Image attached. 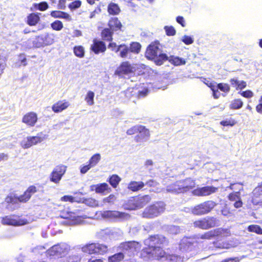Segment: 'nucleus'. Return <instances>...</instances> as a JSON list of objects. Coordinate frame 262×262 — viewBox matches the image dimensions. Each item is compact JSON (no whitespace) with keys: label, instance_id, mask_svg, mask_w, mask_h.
Wrapping results in <instances>:
<instances>
[{"label":"nucleus","instance_id":"1","mask_svg":"<svg viewBox=\"0 0 262 262\" xmlns=\"http://www.w3.org/2000/svg\"><path fill=\"white\" fill-rule=\"evenodd\" d=\"M145 260L158 259L163 262H179L181 258L174 254H167L160 247L150 249H144L141 254Z\"/></svg>","mask_w":262,"mask_h":262},{"label":"nucleus","instance_id":"2","mask_svg":"<svg viewBox=\"0 0 262 262\" xmlns=\"http://www.w3.org/2000/svg\"><path fill=\"white\" fill-rule=\"evenodd\" d=\"M159 43H151L147 48L145 56L149 59L154 60L157 65H161L163 61L166 60L167 56L161 53Z\"/></svg>","mask_w":262,"mask_h":262},{"label":"nucleus","instance_id":"3","mask_svg":"<svg viewBox=\"0 0 262 262\" xmlns=\"http://www.w3.org/2000/svg\"><path fill=\"white\" fill-rule=\"evenodd\" d=\"M70 250L66 243L55 245L47 250V255L51 257H61L67 254Z\"/></svg>","mask_w":262,"mask_h":262},{"label":"nucleus","instance_id":"4","mask_svg":"<svg viewBox=\"0 0 262 262\" xmlns=\"http://www.w3.org/2000/svg\"><path fill=\"white\" fill-rule=\"evenodd\" d=\"M165 210L163 202H157L146 207L142 213V216L146 218H154L163 213Z\"/></svg>","mask_w":262,"mask_h":262},{"label":"nucleus","instance_id":"5","mask_svg":"<svg viewBox=\"0 0 262 262\" xmlns=\"http://www.w3.org/2000/svg\"><path fill=\"white\" fill-rule=\"evenodd\" d=\"M150 200L148 195L132 198L128 201L125 207L128 210H136L143 207Z\"/></svg>","mask_w":262,"mask_h":262},{"label":"nucleus","instance_id":"6","mask_svg":"<svg viewBox=\"0 0 262 262\" xmlns=\"http://www.w3.org/2000/svg\"><path fill=\"white\" fill-rule=\"evenodd\" d=\"M216 206V203L212 201H205L197 205L191 209V212L197 215L207 214Z\"/></svg>","mask_w":262,"mask_h":262},{"label":"nucleus","instance_id":"7","mask_svg":"<svg viewBox=\"0 0 262 262\" xmlns=\"http://www.w3.org/2000/svg\"><path fill=\"white\" fill-rule=\"evenodd\" d=\"M108 250V247L100 243H92L85 245L82 248V251L90 254H104Z\"/></svg>","mask_w":262,"mask_h":262},{"label":"nucleus","instance_id":"8","mask_svg":"<svg viewBox=\"0 0 262 262\" xmlns=\"http://www.w3.org/2000/svg\"><path fill=\"white\" fill-rule=\"evenodd\" d=\"M168 241L166 238L161 235H156L150 236L144 241V244L148 248L147 249H152L157 248L158 246L166 245Z\"/></svg>","mask_w":262,"mask_h":262},{"label":"nucleus","instance_id":"9","mask_svg":"<svg viewBox=\"0 0 262 262\" xmlns=\"http://www.w3.org/2000/svg\"><path fill=\"white\" fill-rule=\"evenodd\" d=\"M48 138V135L40 132L36 136H30L25 138L21 143V146L24 148H28L31 146L41 143Z\"/></svg>","mask_w":262,"mask_h":262},{"label":"nucleus","instance_id":"10","mask_svg":"<svg viewBox=\"0 0 262 262\" xmlns=\"http://www.w3.org/2000/svg\"><path fill=\"white\" fill-rule=\"evenodd\" d=\"M55 38V35L53 33H46L37 37L33 43L36 48L50 46L54 43Z\"/></svg>","mask_w":262,"mask_h":262},{"label":"nucleus","instance_id":"11","mask_svg":"<svg viewBox=\"0 0 262 262\" xmlns=\"http://www.w3.org/2000/svg\"><path fill=\"white\" fill-rule=\"evenodd\" d=\"M66 170L67 166L64 165L60 164L56 166L50 174V180L55 184L59 183Z\"/></svg>","mask_w":262,"mask_h":262},{"label":"nucleus","instance_id":"12","mask_svg":"<svg viewBox=\"0 0 262 262\" xmlns=\"http://www.w3.org/2000/svg\"><path fill=\"white\" fill-rule=\"evenodd\" d=\"M119 248L120 250L127 252L129 255H131L135 252L138 251L140 249L141 245L135 241L127 242L120 244Z\"/></svg>","mask_w":262,"mask_h":262},{"label":"nucleus","instance_id":"13","mask_svg":"<svg viewBox=\"0 0 262 262\" xmlns=\"http://www.w3.org/2000/svg\"><path fill=\"white\" fill-rule=\"evenodd\" d=\"M216 221L215 219L211 217H206L201 220L195 221L193 223L195 227L202 229H207L214 227L216 225Z\"/></svg>","mask_w":262,"mask_h":262},{"label":"nucleus","instance_id":"14","mask_svg":"<svg viewBox=\"0 0 262 262\" xmlns=\"http://www.w3.org/2000/svg\"><path fill=\"white\" fill-rule=\"evenodd\" d=\"M218 188L213 186H205L197 188L192 191V194L195 196H204L215 192Z\"/></svg>","mask_w":262,"mask_h":262},{"label":"nucleus","instance_id":"15","mask_svg":"<svg viewBox=\"0 0 262 262\" xmlns=\"http://www.w3.org/2000/svg\"><path fill=\"white\" fill-rule=\"evenodd\" d=\"M135 68L129 62H123L117 69L115 74L121 76L123 75L128 74L134 72Z\"/></svg>","mask_w":262,"mask_h":262},{"label":"nucleus","instance_id":"16","mask_svg":"<svg viewBox=\"0 0 262 262\" xmlns=\"http://www.w3.org/2000/svg\"><path fill=\"white\" fill-rule=\"evenodd\" d=\"M2 222L4 225L21 226L26 224L27 221L19 219L14 216H7L3 218Z\"/></svg>","mask_w":262,"mask_h":262},{"label":"nucleus","instance_id":"17","mask_svg":"<svg viewBox=\"0 0 262 262\" xmlns=\"http://www.w3.org/2000/svg\"><path fill=\"white\" fill-rule=\"evenodd\" d=\"M102 215L103 217L111 219L124 220L129 217L128 214L117 211H105L103 212Z\"/></svg>","mask_w":262,"mask_h":262},{"label":"nucleus","instance_id":"18","mask_svg":"<svg viewBox=\"0 0 262 262\" xmlns=\"http://www.w3.org/2000/svg\"><path fill=\"white\" fill-rule=\"evenodd\" d=\"M149 130L145 126L141 125L138 135L136 136L135 139L137 142L144 143L149 139Z\"/></svg>","mask_w":262,"mask_h":262},{"label":"nucleus","instance_id":"19","mask_svg":"<svg viewBox=\"0 0 262 262\" xmlns=\"http://www.w3.org/2000/svg\"><path fill=\"white\" fill-rule=\"evenodd\" d=\"M37 120V115L34 112L26 113L22 118V122L29 127L34 126Z\"/></svg>","mask_w":262,"mask_h":262},{"label":"nucleus","instance_id":"20","mask_svg":"<svg viewBox=\"0 0 262 262\" xmlns=\"http://www.w3.org/2000/svg\"><path fill=\"white\" fill-rule=\"evenodd\" d=\"M70 102L66 100H60L54 103L52 106V110L55 113H59L70 107Z\"/></svg>","mask_w":262,"mask_h":262},{"label":"nucleus","instance_id":"21","mask_svg":"<svg viewBox=\"0 0 262 262\" xmlns=\"http://www.w3.org/2000/svg\"><path fill=\"white\" fill-rule=\"evenodd\" d=\"M194 239L192 237H183L179 244L180 249L183 251H191L193 248Z\"/></svg>","mask_w":262,"mask_h":262},{"label":"nucleus","instance_id":"22","mask_svg":"<svg viewBox=\"0 0 262 262\" xmlns=\"http://www.w3.org/2000/svg\"><path fill=\"white\" fill-rule=\"evenodd\" d=\"M91 50L95 54H98L105 51L106 46L102 41L95 39L91 46Z\"/></svg>","mask_w":262,"mask_h":262},{"label":"nucleus","instance_id":"23","mask_svg":"<svg viewBox=\"0 0 262 262\" xmlns=\"http://www.w3.org/2000/svg\"><path fill=\"white\" fill-rule=\"evenodd\" d=\"M60 216L63 219H70L71 220L70 223L72 224H79L81 222V217L75 212H63L61 213Z\"/></svg>","mask_w":262,"mask_h":262},{"label":"nucleus","instance_id":"24","mask_svg":"<svg viewBox=\"0 0 262 262\" xmlns=\"http://www.w3.org/2000/svg\"><path fill=\"white\" fill-rule=\"evenodd\" d=\"M238 242L234 239L226 242L216 241L213 243L214 247L219 249H230L237 246Z\"/></svg>","mask_w":262,"mask_h":262},{"label":"nucleus","instance_id":"25","mask_svg":"<svg viewBox=\"0 0 262 262\" xmlns=\"http://www.w3.org/2000/svg\"><path fill=\"white\" fill-rule=\"evenodd\" d=\"M36 188L34 186H30L27 190L24 192V194L18 198L20 202H26L28 201L32 195L36 192Z\"/></svg>","mask_w":262,"mask_h":262},{"label":"nucleus","instance_id":"26","mask_svg":"<svg viewBox=\"0 0 262 262\" xmlns=\"http://www.w3.org/2000/svg\"><path fill=\"white\" fill-rule=\"evenodd\" d=\"M180 185H182L180 181L176 182V183L170 184L167 187L166 191L168 192L173 193H180L185 192V191H181L180 189L182 187Z\"/></svg>","mask_w":262,"mask_h":262},{"label":"nucleus","instance_id":"27","mask_svg":"<svg viewBox=\"0 0 262 262\" xmlns=\"http://www.w3.org/2000/svg\"><path fill=\"white\" fill-rule=\"evenodd\" d=\"M182 185H180L182 187L180 189L181 191L187 192L190 189L193 188L195 186V183L194 180L191 179H187L183 181H181Z\"/></svg>","mask_w":262,"mask_h":262},{"label":"nucleus","instance_id":"28","mask_svg":"<svg viewBox=\"0 0 262 262\" xmlns=\"http://www.w3.org/2000/svg\"><path fill=\"white\" fill-rule=\"evenodd\" d=\"M90 189L91 191H95L98 193H102L110 189L108 185L105 183L92 185L90 186Z\"/></svg>","mask_w":262,"mask_h":262},{"label":"nucleus","instance_id":"29","mask_svg":"<svg viewBox=\"0 0 262 262\" xmlns=\"http://www.w3.org/2000/svg\"><path fill=\"white\" fill-rule=\"evenodd\" d=\"M108 26L110 29L112 31H117L120 30L122 27L121 22L116 17H112L109 20Z\"/></svg>","mask_w":262,"mask_h":262},{"label":"nucleus","instance_id":"30","mask_svg":"<svg viewBox=\"0 0 262 262\" xmlns=\"http://www.w3.org/2000/svg\"><path fill=\"white\" fill-rule=\"evenodd\" d=\"M214 237H225L231 235L230 230L228 229L217 228L213 230Z\"/></svg>","mask_w":262,"mask_h":262},{"label":"nucleus","instance_id":"31","mask_svg":"<svg viewBox=\"0 0 262 262\" xmlns=\"http://www.w3.org/2000/svg\"><path fill=\"white\" fill-rule=\"evenodd\" d=\"M166 60H168L169 62L176 66L184 65L186 63V61L184 59L178 56H171L169 57H167Z\"/></svg>","mask_w":262,"mask_h":262},{"label":"nucleus","instance_id":"32","mask_svg":"<svg viewBox=\"0 0 262 262\" xmlns=\"http://www.w3.org/2000/svg\"><path fill=\"white\" fill-rule=\"evenodd\" d=\"M119 52V55L121 57L126 58L128 57V54L129 52V48L124 44L120 45L116 50V52Z\"/></svg>","mask_w":262,"mask_h":262},{"label":"nucleus","instance_id":"33","mask_svg":"<svg viewBox=\"0 0 262 262\" xmlns=\"http://www.w3.org/2000/svg\"><path fill=\"white\" fill-rule=\"evenodd\" d=\"M144 186V183L142 182L132 181L129 183L128 188L133 191H137L141 189Z\"/></svg>","mask_w":262,"mask_h":262},{"label":"nucleus","instance_id":"34","mask_svg":"<svg viewBox=\"0 0 262 262\" xmlns=\"http://www.w3.org/2000/svg\"><path fill=\"white\" fill-rule=\"evenodd\" d=\"M107 10L108 12L112 15H117L120 12V9L118 5L113 3L109 4Z\"/></svg>","mask_w":262,"mask_h":262},{"label":"nucleus","instance_id":"35","mask_svg":"<svg viewBox=\"0 0 262 262\" xmlns=\"http://www.w3.org/2000/svg\"><path fill=\"white\" fill-rule=\"evenodd\" d=\"M94 97L95 93L93 92L89 91L87 92L84 100L88 105L92 106L94 105Z\"/></svg>","mask_w":262,"mask_h":262},{"label":"nucleus","instance_id":"36","mask_svg":"<svg viewBox=\"0 0 262 262\" xmlns=\"http://www.w3.org/2000/svg\"><path fill=\"white\" fill-rule=\"evenodd\" d=\"M114 233V232L112 231V230L106 228L105 229H102L97 232V236L98 238L101 239H103L105 237L106 235H113Z\"/></svg>","mask_w":262,"mask_h":262},{"label":"nucleus","instance_id":"37","mask_svg":"<svg viewBox=\"0 0 262 262\" xmlns=\"http://www.w3.org/2000/svg\"><path fill=\"white\" fill-rule=\"evenodd\" d=\"M124 257L123 253L119 252L112 256H109L108 258V262H119Z\"/></svg>","mask_w":262,"mask_h":262},{"label":"nucleus","instance_id":"38","mask_svg":"<svg viewBox=\"0 0 262 262\" xmlns=\"http://www.w3.org/2000/svg\"><path fill=\"white\" fill-rule=\"evenodd\" d=\"M39 20V17L36 14L32 13L28 16L27 23L30 26L35 25Z\"/></svg>","mask_w":262,"mask_h":262},{"label":"nucleus","instance_id":"39","mask_svg":"<svg viewBox=\"0 0 262 262\" xmlns=\"http://www.w3.org/2000/svg\"><path fill=\"white\" fill-rule=\"evenodd\" d=\"M101 159V156L99 154L94 155L89 160V164L92 167L95 166Z\"/></svg>","mask_w":262,"mask_h":262},{"label":"nucleus","instance_id":"40","mask_svg":"<svg viewBox=\"0 0 262 262\" xmlns=\"http://www.w3.org/2000/svg\"><path fill=\"white\" fill-rule=\"evenodd\" d=\"M74 53L77 57L82 58L84 56V48L81 46H76L74 48Z\"/></svg>","mask_w":262,"mask_h":262},{"label":"nucleus","instance_id":"41","mask_svg":"<svg viewBox=\"0 0 262 262\" xmlns=\"http://www.w3.org/2000/svg\"><path fill=\"white\" fill-rule=\"evenodd\" d=\"M243 105V103L241 99H236L233 100L230 104V108L231 109H239Z\"/></svg>","mask_w":262,"mask_h":262},{"label":"nucleus","instance_id":"42","mask_svg":"<svg viewBox=\"0 0 262 262\" xmlns=\"http://www.w3.org/2000/svg\"><path fill=\"white\" fill-rule=\"evenodd\" d=\"M141 49V45L138 42H133L130 45L129 50V52L138 54Z\"/></svg>","mask_w":262,"mask_h":262},{"label":"nucleus","instance_id":"43","mask_svg":"<svg viewBox=\"0 0 262 262\" xmlns=\"http://www.w3.org/2000/svg\"><path fill=\"white\" fill-rule=\"evenodd\" d=\"M83 203L90 207H95L98 206V201L93 198L85 199L83 200Z\"/></svg>","mask_w":262,"mask_h":262},{"label":"nucleus","instance_id":"44","mask_svg":"<svg viewBox=\"0 0 262 262\" xmlns=\"http://www.w3.org/2000/svg\"><path fill=\"white\" fill-rule=\"evenodd\" d=\"M248 230L249 232H255L258 234H262V229L259 226L256 225H252L249 226Z\"/></svg>","mask_w":262,"mask_h":262},{"label":"nucleus","instance_id":"45","mask_svg":"<svg viewBox=\"0 0 262 262\" xmlns=\"http://www.w3.org/2000/svg\"><path fill=\"white\" fill-rule=\"evenodd\" d=\"M112 30L110 29H105L102 32V37L107 40H111L112 39Z\"/></svg>","mask_w":262,"mask_h":262},{"label":"nucleus","instance_id":"46","mask_svg":"<svg viewBox=\"0 0 262 262\" xmlns=\"http://www.w3.org/2000/svg\"><path fill=\"white\" fill-rule=\"evenodd\" d=\"M51 28L56 31H60L63 27L61 21L59 20H55L51 24Z\"/></svg>","mask_w":262,"mask_h":262},{"label":"nucleus","instance_id":"47","mask_svg":"<svg viewBox=\"0 0 262 262\" xmlns=\"http://www.w3.org/2000/svg\"><path fill=\"white\" fill-rule=\"evenodd\" d=\"M120 180L117 175H113L110 179V183L113 187H116Z\"/></svg>","mask_w":262,"mask_h":262},{"label":"nucleus","instance_id":"48","mask_svg":"<svg viewBox=\"0 0 262 262\" xmlns=\"http://www.w3.org/2000/svg\"><path fill=\"white\" fill-rule=\"evenodd\" d=\"M236 122L235 120L233 118H229L225 120H223L220 122V124L222 125L223 126H233L236 124Z\"/></svg>","mask_w":262,"mask_h":262},{"label":"nucleus","instance_id":"49","mask_svg":"<svg viewBox=\"0 0 262 262\" xmlns=\"http://www.w3.org/2000/svg\"><path fill=\"white\" fill-rule=\"evenodd\" d=\"M253 196L258 197L262 195V182L259 183L258 186L254 188L252 192Z\"/></svg>","mask_w":262,"mask_h":262},{"label":"nucleus","instance_id":"50","mask_svg":"<svg viewBox=\"0 0 262 262\" xmlns=\"http://www.w3.org/2000/svg\"><path fill=\"white\" fill-rule=\"evenodd\" d=\"M214 237L213 231L212 230L209 231L205 233L198 235V238L209 239Z\"/></svg>","mask_w":262,"mask_h":262},{"label":"nucleus","instance_id":"51","mask_svg":"<svg viewBox=\"0 0 262 262\" xmlns=\"http://www.w3.org/2000/svg\"><path fill=\"white\" fill-rule=\"evenodd\" d=\"M164 30L168 36H173L176 33V31L172 26H165Z\"/></svg>","mask_w":262,"mask_h":262},{"label":"nucleus","instance_id":"52","mask_svg":"<svg viewBox=\"0 0 262 262\" xmlns=\"http://www.w3.org/2000/svg\"><path fill=\"white\" fill-rule=\"evenodd\" d=\"M210 87L213 92V96L215 99H217L220 96V93L219 92L218 89H215V86L212 83H210L209 84H207Z\"/></svg>","mask_w":262,"mask_h":262},{"label":"nucleus","instance_id":"53","mask_svg":"<svg viewBox=\"0 0 262 262\" xmlns=\"http://www.w3.org/2000/svg\"><path fill=\"white\" fill-rule=\"evenodd\" d=\"M217 89H220L221 91L227 93L230 91V86L227 83H219L216 86Z\"/></svg>","mask_w":262,"mask_h":262},{"label":"nucleus","instance_id":"54","mask_svg":"<svg viewBox=\"0 0 262 262\" xmlns=\"http://www.w3.org/2000/svg\"><path fill=\"white\" fill-rule=\"evenodd\" d=\"M81 5V1L77 0L71 3L69 5V8L71 10H74L79 8Z\"/></svg>","mask_w":262,"mask_h":262},{"label":"nucleus","instance_id":"55","mask_svg":"<svg viewBox=\"0 0 262 262\" xmlns=\"http://www.w3.org/2000/svg\"><path fill=\"white\" fill-rule=\"evenodd\" d=\"M181 40L186 45H189L192 44L194 40L190 36L184 35L181 38Z\"/></svg>","mask_w":262,"mask_h":262},{"label":"nucleus","instance_id":"56","mask_svg":"<svg viewBox=\"0 0 262 262\" xmlns=\"http://www.w3.org/2000/svg\"><path fill=\"white\" fill-rule=\"evenodd\" d=\"M141 125H136L130 128H129L126 134L129 135H132L136 133H138L139 131Z\"/></svg>","mask_w":262,"mask_h":262},{"label":"nucleus","instance_id":"57","mask_svg":"<svg viewBox=\"0 0 262 262\" xmlns=\"http://www.w3.org/2000/svg\"><path fill=\"white\" fill-rule=\"evenodd\" d=\"M229 200L231 201H236L241 199L239 192H235L230 193L228 196Z\"/></svg>","mask_w":262,"mask_h":262},{"label":"nucleus","instance_id":"58","mask_svg":"<svg viewBox=\"0 0 262 262\" xmlns=\"http://www.w3.org/2000/svg\"><path fill=\"white\" fill-rule=\"evenodd\" d=\"M92 167L89 164L88 165H81L80 167V172L82 174L86 173Z\"/></svg>","mask_w":262,"mask_h":262},{"label":"nucleus","instance_id":"59","mask_svg":"<svg viewBox=\"0 0 262 262\" xmlns=\"http://www.w3.org/2000/svg\"><path fill=\"white\" fill-rule=\"evenodd\" d=\"M116 197L114 194H111L108 197L104 199L103 201L105 203H112L116 200Z\"/></svg>","mask_w":262,"mask_h":262},{"label":"nucleus","instance_id":"60","mask_svg":"<svg viewBox=\"0 0 262 262\" xmlns=\"http://www.w3.org/2000/svg\"><path fill=\"white\" fill-rule=\"evenodd\" d=\"M241 80H238L236 78H233L230 79V82L232 86L238 90V86Z\"/></svg>","mask_w":262,"mask_h":262},{"label":"nucleus","instance_id":"61","mask_svg":"<svg viewBox=\"0 0 262 262\" xmlns=\"http://www.w3.org/2000/svg\"><path fill=\"white\" fill-rule=\"evenodd\" d=\"M241 95L247 98H250L253 96V93L250 90L242 92L241 93Z\"/></svg>","mask_w":262,"mask_h":262},{"label":"nucleus","instance_id":"62","mask_svg":"<svg viewBox=\"0 0 262 262\" xmlns=\"http://www.w3.org/2000/svg\"><path fill=\"white\" fill-rule=\"evenodd\" d=\"M36 8H37L40 11H44L48 8V5L46 2H42L38 4L37 5Z\"/></svg>","mask_w":262,"mask_h":262},{"label":"nucleus","instance_id":"63","mask_svg":"<svg viewBox=\"0 0 262 262\" xmlns=\"http://www.w3.org/2000/svg\"><path fill=\"white\" fill-rule=\"evenodd\" d=\"M259 103L256 106V110L257 113L262 115V95L259 99Z\"/></svg>","mask_w":262,"mask_h":262},{"label":"nucleus","instance_id":"64","mask_svg":"<svg viewBox=\"0 0 262 262\" xmlns=\"http://www.w3.org/2000/svg\"><path fill=\"white\" fill-rule=\"evenodd\" d=\"M177 22L180 24L182 27H185L186 26L185 20L183 16H179L176 18Z\"/></svg>","mask_w":262,"mask_h":262}]
</instances>
